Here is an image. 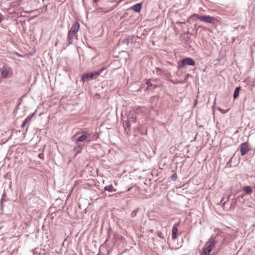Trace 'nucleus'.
Returning <instances> with one entry per match:
<instances>
[{
	"label": "nucleus",
	"mask_w": 255,
	"mask_h": 255,
	"mask_svg": "<svg viewBox=\"0 0 255 255\" xmlns=\"http://www.w3.org/2000/svg\"><path fill=\"white\" fill-rule=\"evenodd\" d=\"M107 69L106 67H103L98 70L94 71L92 72H87L83 73L81 77V80L84 83L85 81H89L92 80L96 79L100 75L103 77L106 75L107 72H103Z\"/></svg>",
	"instance_id": "f257e3e1"
},
{
	"label": "nucleus",
	"mask_w": 255,
	"mask_h": 255,
	"mask_svg": "<svg viewBox=\"0 0 255 255\" xmlns=\"http://www.w3.org/2000/svg\"><path fill=\"white\" fill-rule=\"evenodd\" d=\"M80 28V24L78 21H75L71 27L70 29L68 32L67 36V46H69L73 43V39L74 38H77V32Z\"/></svg>",
	"instance_id": "f03ea898"
},
{
	"label": "nucleus",
	"mask_w": 255,
	"mask_h": 255,
	"mask_svg": "<svg viewBox=\"0 0 255 255\" xmlns=\"http://www.w3.org/2000/svg\"><path fill=\"white\" fill-rule=\"evenodd\" d=\"M88 135H90V134L86 131H83L82 134L76 140L77 147L80 149V150L83 146L81 142L86 140H87L88 142H90L91 141V140L89 138Z\"/></svg>",
	"instance_id": "7ed1b4c3"
},
{
	"label": "nucleus",
	"mask_w": 255,
	"mask_h": 255,
	"mask_svg": "<svg viewBox=\"0 0 255 255\" xmlns=\"http://www.w3.org/2000/svg\"><path fill=\"white\" fill-rule=\"evenodd\" d=\"M195 62L194 59L190 57H186L182 59L180 62L178 63L177 69H180L183 68L185 65L194 66Z\"/></svg>",
	"instance_id": "20e7f679"
},
{
	"label": "nucleus",
	"mask_w": 255,
	"mask_h": 255,
	"mask_svg": "<svg viewBox=\"0 0 255 255\" xmlns=\"http://www.w3.org/2000/svg\"><path fill=\"white\" fill-rule=\"evenodd\" d=\"M193 16H195L197 19L200 20V21H204L209 23H214L216 20V19L215 17L211 16L210 15L201 16L195 14H194Z\"/></svg>",
	"instance_id": "39448f33"
},
{
	"label": "nucleus",
	"mask_w": 255,
	"mask_h": 255,
	"mask_svg": "<svg viewBox=\"0 0 255 255\" xmlns=\"http://www.w3.org/2000/svg\"><path fill=\"white\" fill-rule=\"evenodd\" d=\"M241 154L242 156L246 155L250 150L248 141L242 143L240 144Z\"/></svg>",
	"instance_id": "423d86ee"
},
{
	"label": "nucleus",
	"mask_w": 255,
	"mask_h": 255,
	"mask_svg": "<svg viewBox=\"0 0 255 255\" xmlns=\"http://www.w3.org/2000/svg\"><path fill=\"white\" fill-rule=\"evenodd\" d=\"M217 241L215 238H211L206 244L212 250L215 248Z\"/></svg>",
	"instance_id": "0eeeda50"
},
{
	"label": "nucleus",
	"mask_w": 255,
	"mask_h": 255,
	"mask_svg": "<svg viewBox=\"0 0 255 255\" xmlns=\"http://www.w3.org/2000/svg\"><path fill=\"white\" fill-rule=\"evenodd\" d=\"M179 225V223L175 224L173 225L172 230V238L173 240H175L177 236L178 228L177 227Z\"/></svg>",
	"instance_id": "6e6552de"
},
{
	"label": "nucleus",
	"mask_w": 255,
	"mask_h": 255,
	"mask_svg": "<svg viewBox=\"0 0 255 255\" xmlns=\"http://www.w3.org/2000/svg\"><path fill=\"white\" fill-rule=\"evenodd\" d=\"M209 248V246L205 244L204 247L203 248L202 252L200 254V255H209L212 251V250Z\"/></svg>",
	"instance_id": "1a4fd4ad"
},
{
	"label": "nucleus",
	"mask_w": 255,
	"mask_h": 255,
	"mask_svg": "<svg viewBox=\"0 0 255 255\" xmlns=\"http://www.w3.org/2000/svg\"><path fill=\"white\" fill-rule=\"evenodd\" d=\"M141 5H142L141 2L138 3L134 4V5H133L132 7V8L134 11L138 12L141 10Z\"/></svg>",
	"instance_id": "9d476101"
},
{
	"label": "nucleus",
	"mask_w": 255,
	"mask_h": 255,
	"mask_svg": "<svg viewBox=\"0 0 255 255\" xmlns=\"http://www.w3.org/2000/svg\"><path fill=\"white\" fill-rule=\"evenodd\" d=\"M36 111H35L34 113L31 114V115H29L23 121L22 123V124L21 125V127H23L24 126L25 124L27 123L28 121H30L32 117L34 115L35 113H36Z\"/></svg>",
	"instance_id": "9b49d317"
},
{
	"label": "nucleus",
	"mask_w": 255,
	"mask_h": 255,
	"mask_svg": "<svg viewBox=\"0 0 255 255\" xmlns=\"http://www.w3.org/2000/svg\"><path fill=\"white\" fill-rule=\"evenodd\" d=\"M240 90H241L240 87H237L235 88V91L234 92V94H233L234 99H236L239 97V92H240Z\"/></svg>",
	"instance_id": "f8f14e48"
},
{
	"label": "nucleus",
	"mask_w": 255,
	"mask_h": 255,
	"mask_svg": "<svg viewBox=\"0 0 255 255\" xmlns=\"http://www.w3.org/2000/svg\"><path fill=\"white\" fill-rule=\"evenodd\" d=\"M104 190L105 191H108L110 192H115L116 190L114 189V187L112 185H109L105 186L104 187Z\"/></svg>",
	"instance_id": "ddd939ff"
},
{
	"label": "nucleus",
	"mask_w": 255,
	"mask_h": 255,
	"mask_svg": "<svg viewBox=\"0 0 255 255\" xmlns=\"http://www.w3.org/2000/svg\"><path fill=\"white\" fill-rule=\"evenodd\" d=\"M243 190L247 194H251L253 192V189L250 186H245L244 187Z\"/></svg>",
	"instance_id": "4468645a"
},
{
	"label": "nucleus",
	"mask_w": 255,
	"mask_h": 255,
	"mask_svg": "<svg viewBox=\"0 0 255 255\" xmlns=\"http://www.w3.org/2000/svg\"><path fill=\"white\" fill-rule=\"evenodd\" d=\"M1 75L2 78H5L7 76L8 74V71L7 69L3 67V68H0Z\"/></svg>",
	"instance_id": "2eb2a0df"
},
{
	"label": "nucleus",
	"mask_w": 255,
	"mask_h": 255,
	"mask_svg": "<svg viewBox=\"0 0 255 255\" xmlns=\"http://www.w3.org/2000/svg\"><path fill=\"white\" fill-rule=\"evenodd\" d=\"M5 196H6L5 193L3 192V193L2 195L1 200H0V208H1V210L2 209L3 207L2 203H3V202L6 201Z\"/></svg>",
	"instance_id": "dca6fc26"
},
{
	"label": "nucleus",
	"mask_w": 255,
	"mask_h": 255,
	"mask_svg": "<svg viewBox=\"0 0 255 255\" xmlns=\"http://www.w3.org/2000/svg\"><path fill=\"white\" fill-rule=\"evenodd\" d=\"M119 2H120V1H119L116 4L114 5L112 7L109 8L107 9L106 10H104V12L105 13H107V12H109L112 11L118 6Z\"/></svg>",
	"instance_id": "f3484780"
},
{
	"label": "nucleus",
	"mask_w": 255,
	"mask_h": 255,
	"mask_svg": "<svg viewBox=\"0 0 255 255\" xmlns=\"http://www.w3.org/2000/svg\"><path fill=\"white\" fill-rule=\"evenodd\" d=\"M130 40H132V38L128 36V38L123 40V43L128 45L129 44Z\"/></svg>",
	"instance_id": "a211bd4d"
},
{
	"label": "nucleus",
	"mask_w": 255,
	"mask_h": 255,
	"mask_svg": "<svg viewBox=\"0 0 255 255\" xmlns=\"http://www.w3.org/2000/svg\"><path fill=\"white\" fill-rule=\"evenodd\" d=\"M146 84L147 85V87H151L152 86L154 87V88H155L156 87L155 86H154L153 84L151 82L150 80H148L146 82Z\"/></svg>",
	"instance_id": "6ab92c4d"
},
{
	"label": "nucleus",
	"mask_w": 255,
	"mask_h": 255,
	"mask_svg": "<svg viewBox=\"0 0 255 255\" xmlns=\"http://www.w3.org/2000/svg\"><path fill=\"white\" fill-rule=\"evenodd\" d=\"M233 157V155L230 158L229 160L228 161V162L226 164V167H232V160Z\"/></svg>",
	"instance_id": "aec40b11"
},
{
	"label": "nucleus",
	"mask_w": 255,
	"mask_h": 255,
	"mask_svg": "<svg viewBox=\"0 0 255 255\" xmlns=\"http://www.w3.org/2000/svg\"><path fill=\"white\" fill-rule=\"evenodd\" d=\"M138 210H139V209L137 208L135 210L133 211L130 214L131 217L132 218L134 217L136 215Z\"/></svg>",
	"instance_id": "412c9836"
},
{
	"label": "nucleus",
	"mask_w": 255,
	"mask_h": 255,
	"mask_svg": "<svg viewBox=\"0 0 255 255\" xmlns=\"http://www.w3.org/2000/svg\"><path fill=\"white\" fill-rule=\"evenodd\" d=\"M19 1H22V0H17V6H20L21 4L25 5V4H27L26 1H23L22 3H18V2H19Z\"/></svg>",
	"instance_id": "4be33fe9"
},
{
	"label": "nucleus",
	"mask_w": 255,
	"mask_h": 255,
	"mask_svg": "<svg viewBox=\"0 0 255 255\" xmlns=\"http://www.w3.org/2000/svg\"><path fill=\"white\" fill-rule=\"evenodd\" d=\"M157 236L160 238L163 239L164 237L162 236V233L160 231H158L156 233Z\"/></svg>",
	"instance_id": "5701e85b"
},
{
	"label": "nucleus",
	"mask_w": 255,
	"mask_h": 255,
	"mask_svg": "<svg viewBox=\"0 0 255 255\" xmlns=\"http://www.w3.org/2000/svg\"><path fill=\"white\" fill-rule=\"evenodd\" d=\"M177 176L176 173L173 174L171 176V180L175 181L177 179Z\"/></svg>",
	"instance_id": "b1692460"
},
{
	"label": "nucleus",
	"mask_w": 255,
	"mask_h": 255,
	"mask_svg": "<svg viewBox=\"0 0 255 255\" xmlns=\"http://www.w3.org/2000/svg\"><path fill=\"white\" fill-rule=\"evenodd\" d=\"M218 110L219 111H220L222 113H223V114H225V113H226L228 111V110H227V111H224V110H223V109H221V108H218Z\"/></svg>",
	"instance_id": "393cba45"
},
{
	"label": "nucleus",
	"mask_w": 255,
	"mask_h": 255,
	"mask_svg": "<svg viewBox=\"0 0 255 255\" xmlns=\"http://www.w3.org/2000/svg\"><path fill=\"white\" fill-rule=\"evenodd\" d=\"M156 73H158V74H160L162 71V70L160 68H158V67L156 68Z\"/></svg>",
	"instance_id": "a878e982"
},
{
	"label": "nucleus",
	"mask_w": 255,
	"mask_h": 255,
	"mask_svg": "<svg viewBox=\"0 0 255 255\" xmlns=\"http://www.w3.org/2000/svg\"><path fill=\"white\" fill-rule=\"evenodd\" d=\"M126 126H127L128 128L129 127H130V124H129V122H128V121H127V122H126Z\"/></svg>",
	"instance_id": "bb28decb"
},
{
	"label": "nucleus",
	"mask_w": 255,
	"mask_h": 255,
	"mask_svg": "<svg viewBox=\"0 0 255 255\" xmlns=\"http://www.w3.org/2000/svg\"><path fill=\"white\" fill-rule=\"evenodd\" d=\"M38 156H39L40 158H43L44 155H43V154H42V153H40V154H39Z\"/></svg>",
	"instance_id": "cd10ccee"
},
{
	"label": "nucleus",
	"mask_w": 255,
	"mask_h": 255,
	"mask_svg": "<svg viewBox=\"0 0 255 255\" xmlns=\"http://www.w3.org/2000/svg\"><path fill=\"white\" fill-rule=\"evenodd\" d=\"M215 101H216V99H215V101H214V104H213V106H212V108H213V109H214V108H215V104H216Z\"/></svg>",
	"instance_id": "c85d7f7f"
},
{
	"label": "nucleus",
	"mask_w": 255,
	"mask_h": 255,
	"mask_svg": "<svg viewBox=\"0 0 255 255\" xmlns=\"http://www.w3.org/2000/svg\"><path fill=\"white\" fill-rule=\"evenodd\" d=\"M16 15H17V17L22 16V15L21 14H19V12H18L17 11Z\"/></svg>",
	"instance_id": "c756f323"
},
{
	"label": "nucleus",
	"mask_w": 255,
	"mask_h": 255,
	"mask_svg": "<svg viewBox=\"0 0 255 255\" xmlns=\"http://www.w3.org/2000/svg\"><path fill=\"white\" fill-rule=\"evenodd\" d=\"M99 0H93V3L97 2Z\"/></svg>",
	"instance_id": "7c9ffc66"
},
{
	"label": "nucleus",
	"mask_w": 255,
	"mask_h": 255,
	"mask_svg": "<svg viewBox=\"0 0 255 255\" xmlns=\"http://www.w3.org/2000/svg\"><path fill=\"white\" fill-rule=\"evenodd\" d=\"M131 189V187L128 188L127 190V192H129Z\"/></svg>",
	"instance_id": "2f4dec72"
},
{
	"label": "nucleus",
	"mask_w": 255,
	"mask_h": 255,
	"mask_svg": "<svg viewBox=\"0 0 255 255\" xmlns=\"http://www.w3.org/2000/svg\"><path fill=\"white\" fill-rule=\"evenodd\" d=\"M239 27H240V26H237V27H234V29H238Z\"/></svg>",
	"instance_id": "473e14b6"
},
{
	"label": "nucleus",
	"mask_w": 255,
	"mask_h": 255,
	"mask_svg": "<svg viewBox=\"0 0 255 255\" xmlns=\"http://www.w3.org/2000/svg\"><path fill=\"white\" fill-rule=\"evenodd\" d=\"M1 20H2L1 16V15H0V22L1 21Z\"/></svg>",
	"instance_id": "72a5a7b5"
},
{
	"label": "nucleus",
	"mask_w": 255,
	"mask_h": 255,
	"mask_svg": "<svg viewBox=\"0 0 255 255\" xmlns=\"http://www.w3.org/2000/svg\"><path fill=\"white\" fill-rule=\"evenodd\" d=\"M20 8H21L22 9L24 10V7L23 6L20 7Z\"/></svg>",
	"instance_id": "f704fd0d"
},
{
	"label": "nucleus",
	"mask_w": 255,
	"mask_h": 255,
	"mask_svg": "<svg viewBox=\"0 0 255 255\" xmlns=\"http://www.w3.org/2000/svg\"><path fill=\"white\" fill-rule=\"evenodd\" d=\"M244 196V194H243V195H241V196H240V197H241V198H243Z\"/></svg>",
	"instance_id": "c9c22d12"
},
{
	"label": "nucleus",
	"mask_w": 255,
	"mask_h": 255,
	"mask_svg": "<svg viewBox=\"0 0 255 255\" xmlns=\"http://www.w3.org/2000/svg\"><path fill=\"white\" fill-rule=\"evenodd\" d=\"M150 232L151 233H153V230H150Z\"/></svg>",
	"instance_id": "e433bc0d"
},
{
	"label": "nucleus",
	"mask_w": 255,
	"mask_h": 255,
	"mask_svg": "<svg viewBox=\"0 0 255 255\" xmlns=\"http://www.w3.org/2000/svg\"><path fill=\"white\" fill-rule=\"evenodd\" d=\"M241 29H243L244 28V27L243 26H241Z\"/></svg>",
	"instance_id": "4c0bfd02"
},
{
	"label": "nucleus",
	"mask_w": 255,
	"mask_h": 255,
	"mask_svg": "<svg viewBox=\"0 0 255 255\" xmlns=\"http://www.w3.org/2000/svg\"><path fill=\"white\" fill-rule=\"evenodd\" d=\"M16 55H18V56H20L17 52L16 53Z\"/></svg>",
	"instance_id": "58836bf2"
},
{
	"label": "nucleus",
	"mask_w": 255,
	"mask_h": 255,
	"mask_svg": "<svg viewBox=\"0 0 255 255\" xmlns=\"http://www.w3.org/2000/svg\"><path fill=\"white\" fill-rule=\"evenodd\" d=\"M189 75H190V74H187V75H186V76H189Z\"/></svg>",
	"instance_id": "ea45409f"
}]
</instances>
